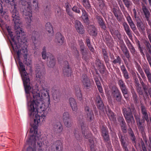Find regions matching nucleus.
I'll return each mask as SVG.
<instances>
[{
	"label": "nucleus",
	"instance_id": "f257e3e1",
	"mask_svg": "<svg viewBox=\"0 0 151 151\" xmlns=\"http://www.w3.org/2000/svg\"><path fill=\"white\" fill-rule=\"evenodd\" d=\"M42 90L43 92L42 93L41 96H40V100L42 103L37 105V111L36 113H32L31 115H29L31 119V124L33 127L31 131L36 130L37 127L38 126V124L44 120L49 110L50 103V99L49 93L46 88L42 87Z\"/></svg>",
	"mask_w": 151,
	"mask_h": 151
},
{
	"label": "nucleus",
	"instance_id": "f03ea898",
	"mask_svg": "<svg viewBox=\"0 0 151 151\" xmlns=\"http://www.w3.org/2000/svg\"><path fill=\"white\" fill-rule=\"evenodd\" d=\"M27 102L28 114L31 115L36 113L37 105L42 103L40 94L38 90L35 89L32 87L29 77L22 79Z\"/></svg>",
	"mask_w": 151,
	"mask_h": 151
},
{
	"label": "nucleus",
	"instance_id": "7ed1b4c3",
	"mask_svg": "<svg viewBox=\"0 0 151 151\" xmlns=\"http://www.w3.org/2000/svg\"><path fill=\"white\" fill-rule=\"evenodd\" d=\"M30 124L31 127L30 129V132L31 133H33V134L31 135L27 140V144L29 145V147L27 149V151H36V143L37 142V144L40 145L42 143L41 141L42 139L40 135L37 133L38 126L37 127L36 130H33L31 131V129L33 127L32 125L31 122Z\"/></svg>",
	"mask_w": 151,
	"mask_h": 151
},
{
	"label": "nucleus",
	"instance_id": "20e7f679",
	"mask_svg": "<svg viewBox=\"0 0 151 151\" xmlns=\"http://www.w3.org/2000/svg\"><path fill=\"white\" fill-rule=\"evenodd\" d=\"M15 22V29H18L16 31V33L17 35V41L18 44L21 47L22 52L25 53L27 52V39L25 35V33L22 32L19 28V20L17 19Z\"/></svg>",
	"mask_w": 151,
	"mask_h": 151
},
{
	"label": "nucleus",
	"instance_id": "39448f33",
	"mask_svg": "<svg viewBox=\"0 0 151 151\" xmlns=\"http://www.w3.org/2000/svg\"><path fill=\"white\" fill-rule=\"evenodd\" d=\"M11 13L12 14V20L14 22V28L15 30V33L16 35L15 36H14L13 33L12 32H9V33H8V35L10 37L12 41V42L10 41V42H11L12 43H14L17 42V35L16 34V32L18 30V29H15V22L16 21V20L17 21V19H18V20H19L18 21H19V22L20 25L19 26V28L22 30V32H24L23 31L22 29L20 27L21 22L20 19V17L19 15V12L15 6H14V8L13 9L12 12H11Z\"/></svg>",
	"mask_w": 151,
	"mask_h": 151
},
{
	"label": "nucleus",
	"instance_id": "423d86ee",
	"mask_svg": "<svg viewBox=\"0 0 151 151\" xmlns=\"http://www.w3.org/2000/svg\"><path fill=\"white\" fill-rule=\"evenodd\" d=\"M11 13L12 14V20L14 22V28L15 30V33L16 35L15 36H14L13 33L12 32H9V33H8V35L10 37L12 41V42L10 41V42H11L12 43H14L17 42V35L16 34V32L18 30V29H15V22L16 21V20L17 21V19H18V20H19L18 21H19V22L20 25L19 26V28L22 30V32H24L23 31L22 29L20 27L21 22L20 19V17L19 15V12L15 6H14V8L13 9L12 12H11Z\"/></svg>",
	"mask_w": 151,
	"mask_h": 151
},
{
	"label": "nucleus",
	"instance_id": "0eeeda50",
	"mask_svg": "<svg viewBox=\"0 0 151 151\" xmlns=\"http://www.w3.org/2000/svg\"><path fill=\"white\" fill-rule=\"evenodd\" d=\"M131 107L139 131L142 134H144L145 130V120L144 119H141L140 115L137 113L134 104L131 105Z\"/></svg>",
	"mask_w": 151,
	"mask_h": 151
},
{
	"label": "nucleus",
	"instance_id": "6e6552de",
	"mask_svg": "<svg viewBox=\"0 0 151 151\" xmlns=\"http://www.w3.org/2000/svg\"><path fill=\"white\" fill-rule=\"evenodd\" d=\"M50 124L51 134L52 138H54L57 134H60L62 132L63 126L60 122L55 119L51 120Z\"/></svg>",
	"mask_w": 151,
	"mask_h": 151
},
{
	"label": "nucleus",
	"instance_id": "1a4fd4ad",
	"mask_svg": "<svg viewBox=\"0 0 151 151\" xmlns=\"http://www.w3.org/2000/svg\"><path fill=\"white\" fill-rule=\"evenodd\" d=\"M131 104L130 107H128L127 108H124L122 110V113L124 116L125 119L127 122L128 123H132V122H135L134 117L132 115V111L131 107Z\"/></svg>",
	"mask_w": 151,
	"mask_h": 151
},
{
	"label": "nucleus",
	"instance_id": "9d476101",
	"mask_svg": "<svg viewBox=\"0 0 151 151\" xmlns=\"http://www.w3.org/2000/svg\"><path fill=\"white\" fill-rule=\"evenodd\" d=\"M118 136L121 145L124 151H128V146L129 144V142L127 141L126 137L124 135H123L120 132H119Z\"/></svg>",
	"mask_w": 151,
	"mask_h": 151
},
{
	"label": "nucleus",
	"instance_id": "9b49d317",
	"mask_svg": "<svg viewBox=\"0 0 151 151\" xmlns=\"http://www.w3.org/2000/svg\"><path fill=\"white\" fill-rule=\"evenodd\" d=\"M81 81L83 88L88 91L90 90L92 85L90 79L86 74L83 75L81 78Z\"/></svg>",
	"mask_w": 151,
	"mask_h": 151
},
{
	"label": "nucleus",
	"instance_id": "f8f14e48",
	"mask_svg": "<svg viewBox=\"0 0 151 151\" xmlns=\"http://www.w3.org/2000/svg\"><path fill=\"white\" fill-rule=\"evenodd\" d=\"M112 96L114 99L118 102H120L122 98V96L120 91L116 88H114L112 91Z\"/></svg>",
	"mask_w": 151,
	"mask_h": 151
},
{
	"label": "nucleus",
	"instance_id": "ddd939ff",
	"mask_svg": "<svg viewBox=\"0 0 151 151\" xmlns=\"http://www.w3.org/2000/svg\"><path fill=\"white\" fill-rule=\"evenodd\" d=\"M84 111L86 118L89 122L93 121L94 118V115L92 110L89 106L85 107Z\"/></svg>",
	"mask_w": 151,
	"mask_h": 151
},
{
	"label": "nucleus",
	"instance_id": "4468645a",
	"mask_svg": "<svg viewBox=\"0 0 151 151\" xmlns=\"http://www.w3.org/2000/svg\"><path fill=\"white\" fill-rule=\"evenodd\" d=\"M81 125L83 137L86 139H88L91 137V134L89 131L88 127H86L85 123L83 122H81Z\"/></svg>",
	"mask_w": 151,
	"mask_h": 151
},
{
	"label": "nucleus",
	"instance_id": "2eb2a0df",
	"mask_svg": "<svg viewBox=\"0 0 151 151\" xmlns=\"http://www.w3.org/2000/svg\"><path fill=\"white\" fill-rule=\"evenodd\" d=\"M62 143L59 140L54 142L51 146V151H62Z\"/></svg>",
	"mask_w": 151,
	"mask_h": 151
},
{
	"label": "nucleus",
	"instance_id": "dca6fc26",
	"mask_svg": "<svg viewBox=\"0 0 151 151\" xmlns=\"http://www.w3.org/2000/svg\"><path fill=\"white\" fill-rule=\"evenodd\" d=\"M141 110L142 114V119H144L147 123L149 122V117L147 108L144 105L142 104L141 105Z\"/></svg>",
	"mask_w": 151,
	"mask_h": 151
},
{
	"label": "nucleus",
	"instance_id": "f3484780",
	"mask_svg": "<svg viewBox=\"0 0 151 151\" xmlns=\"http://www.w3.org/2000/svg\"><path fill=\"white\" fill-rule=\"evenodd\" d=\"M19 64L20 67V73L22 77V78L23 79L24 77L25 78L29 77L28 74L27 73L26 70L25 66L22 63L19 62Z\"/></svg>",
	"mask_w": 151,
	"mask_h": 151
},
{
	"label": "nucleus",
	"instance_id": "a211bd4d",
	"mask_svg": "<svg viewBox=\"0 0 151 151\" xmlns=\"http://www.w3.org/2000/svg\"><path fill=\"white\" fill-rule=\"evenodd\" d=\"M96 102L98 108L101 111H104L105 109L104 105L99 96L96 97Z\"/></svg>",
	"mask_w": 151,
	"mask_h": 151
},
{
	"label": "nucleus",
	"instance_id": "6ab92c4d",
	"mask_svg": "<svg viewBox=\"0 0 151 151\" xmlns=\"http://www.w3.org/2000/svg\"><path fill=\"white\" fill-rule=\"evenodd\" d=\"M39 33L36 31H33L32 33V40L35 46H37L38 44H40Z\"/></svg>",
	"mask_w": 151,
	"mask_h": 151
},
{
	"label": "nucleus",
	"instance_id": "aec40b11",
	"mask_svg": "<svg viewBox=\"0 0 151 151\" xmlns=\"http://www.w3.org/2000/svg\"><path fill=\"white\" fill-rule=\"evenodd\" d=\"M96 18L97 20L99 26L101 29L105 30L106 29V26L103 19L101 16L96 15Z\"/></svg>",
	"mask_w": 151,
	"mask_h": 151
},
{
	"label": "nucleus",
	"instance_id": "412c9836",
	"mask_svg": "<svg viewBox=\"0 0 151 151\" xmlns=\"http://www.w3.org/2000/svg\"><path fill=\"white\" fill-rule=\"evenodd\" d=\"M64 63L65 65L63 67V74L65 76H71L72 73L71 68L69 67L68 62L65 61Z\"/></svg>",
	"mask_w": 151,
	"mask_h": 151
},
{
	"label": "nucleus",
	"instance_id": "4be33fe9",
	"mask_svg": "<svg viewBox=\"0 0 151 151\" xmlns=\"http://www.w3.org/2000/svg\"><path fill=\"white\" fill-rule=\"evenodd\" d=\"M75 27L77 32L81 34H83L84 33L83 26L81 24V22L78 21H75Z\"/></svg>",
	"mask_w": 151,
	"mask_h": 151
},
{
	"label": "nucleus",
	"instance_id": "5701e85b",
	"mask_svg": "<svg viewBox=\"0 0 151 151\" xmlns=\"http://www.w3.org/2000/svg\"><path fill=\"white\" fill-rule=\"evenodd\" d=\"M118 83L122 93H126L128 89L124 81L122 79H119Z\"/></svg>",
	"mask_w": 151,
	"mask_h": 151
},
{
	"label": "nucleus",
	"instance_id": "b1692460",
	"mask_svg": "<svg viewBox=\"0 0 151 151\" xmlns=\"http://www.w3.org/2000/svg\"><path fill=\"white\" fill-rule=\"evenodd\" d=\"M149 82L151 84V72L149 66L146 65L143 68Z\"/></svg>",
	"mask_w": 151,
	"mask_h": 151
},
{
	"label": "nucleus",
	"instance_id": "393cba45",
	"mask_svg": "<svg viewBox=\"0 0 151 151\" xmlns=\"http://www.w3.org/2000/svg\"><path fill=\"white\" fill-rule=\"evenodd\" d=\"M80 9L81 10L82 12V19H83L85 23L86 24H88L89 21L88 17V14L84 9L80 6Z\"/></svg>",
	"mask_w": 151,
	"mask_h": 151
},
{
	"label": "nucleus",
	"instance_id": "a878e982",
	"mask_svg": "<svg viewBox=\"0 0 151 151\" xmlns=\"http://www.w3.org/2000/svg\"><path fill=\"white\" fill-rule=\"evenodd\" d=\"M120 69L122 72L124 78L126 82L127 83V80L130 78L129 73L124 65H122L120 66Z\"/></svg>",
	"mask_w": 151,
	"mask_h": 151
},
{
	"label": "nucleus",
	"instance_id": "bb28decb",
	"mask_svg": "<svg viewBox=\"0 0 151 151\" xmlns=\"http://www.w3.org/2000/svg\"><path fill=\"white\" fill-rule=\"evenodd\" d=\"M128 132L129 138L133 143L136 144V138L132 129L130 127L128 129Z\"/></svg>",
	"mask_w": 151,
	"mask_h": 151
},
{
	"label": "nucleus",
	"instance_id": "cd10ccee",
	"mask_svg": "<svg viewBox=\"0 0 151 151\" xmlns=\"http://www.w3.org/2000/svg\"><path fill=\"white\" fill-rule=\"evenodd\" d=\"M10 43L12 48L16 52L17 55L19 57L21 55V50L20 49V47L18 45V42L14 43H12V42H10Z\"/></svg>",
	"mask_w": 151,
	"mask_h": 151
},
{
	"label": "nucleus",
	"instance_id": "c85d7f7f",
	"mask_svg": "<svg viewBox=\"0 0 151 151\" xmlns=\"http://www.w3.org/2000/svg\"><path fill=\"white\" fill-rule=\"evenodd\" d=\"M64 37L60 32L57 33L55 35V42L59 45H61L63 43Z\"/></svg>",
	"mask_w": 151,
	"mask_h": 151
},
{
	"label": "nucleus",
	"instance_id": "c756f323",
	"mask_svg": "<svg viewBox=\"0 0 151 151\" xmlns=\"http://www.w3.org/2000/svg\"><path fill=\"white\" fill-rule=\"evenodd\" d=\"M96 65L100 69V73H104L106 70V68L104 63L99 59H96Z\"/></svg>",
	"mask_w": 151,
	"mask_h": 151
},
{
	"label": "nucleus",
	"instance_id": "7c9ffc66",
	"mask_svg": "<svg viewBox=\"0 0 151 151\" xmlns=\"http://www.w3.org/2000/svg\"><path fill=\"white\" fill-rule=\"evenodd\" d=\"M88 32L91 35L96 37L98 34L96 28L93 25L89 26Z\"/></svg>",
	"mask_w": 151,
	"mask_h": 151
},
{
	"label": "nucleus",
	"instance_id": "2f4dec72",
	"mask_svg": "<svg viewBox=\"0 0 151 151\" xmlns=\"http://www.w3.org/2000/svg\"><path fill=\"white\" fill-rule=\"evenodd\" d=\"M69 103L73 111L76 112L78 109V107L75 99L72 98H70Z\"/></svg>",
	"mask_w": 151,
	"mask_h": 151
},
{
	"label": "nucleus",
	"instance_id": "473e14b6",
	"mask_svg": "<svg viewBox=\"0 0 151 151\" xmlns=\"http://www.w3.org/2000/svg\"><path fill=\"white\" fill-rule=\"evenodd\" d=\"M102 52L105 62L106 65H107L109 63V60L108 55L107 49L106 48H102Z\"/></svg>",
	"mask_w": 151,
	"mask_h": 151
},
{
	"label": "nucleus",
	"instance_id": "72a5a7b5",
	"mask_svg": "<svg viewBox=\"0 0 151 151\" xmlns=\"http://www.w3.org/2000/svg\"><path fill=\"white\" fill-rule=\"evenodd\" d=\"M122 25L124 27L125 31L129 37L132 36V31L129 25L126 22L123 23Z\"/></svg>",
	"mask_w": 151,
	"mask_h": 151
},
{
	"label": "nucleus",
	"instance_id": "f704fd0d",
	"mask_svg": "<svg viewBox=\"0 0 151 151\" xmlns=\"http://www.w3.org/2000/svg\"><path fill=\"white\" fill-rule=\"evenodd\" d=\"M102 37L104 41L106 43L107 45L110 46L111 44V42L112 41L111 36L110 35L106 34V35H102Z\"/></svg>",
	"mask_w": 151,
	"mask_h": 151
},
{
	"label": "nucleus",
	"instance_id": "c9c22d12",
	"mask_svg": "<svg viewBox=\"0 0 151 151\" xmlns=\"http://www.w3.org/2000/svg\"><path fill=\"white\" fill-rule=\"evenodd\" d=\"M108 116L111 121H114L116 120V118L114 113L112 111L109 109L108 111H106Z\"/></svg>",
	"mask_w": 151,
	"mask_h": 151
},
{
	"label": "nucleus",
	"instance_id": "e433bc0d",
	"mask_svg": "<svg viewBox=\"0 0 151 151\" xmlns=\"http://www.w3.org/2000/svg\"><path fill=\"white\" fill-rule=\"evenodd\" d=\"M41 54L42 58L44 60L46 58H48L49 57L50 58L52 56H53L50 53L46 52V48L45 47H43Z\"/></svg>",
	"mask_w": 151,
	"mask_h": 151
},
{
	"label": "nucleus",
	"instance_id": "4c0bfd02",
	"mask_svg": "<svg viewBox=\"0 0 151 151\" xmlns=\"http://www.w3.org/2000/svg\"><path fill=\"white\" fill-rule=\"evenodd\" d=\"M74 134L77 140L80 142L82 138L80 130L78 129H75Z\"/></svg>",
	"mask_w": 151,
	"mask_h": 151
},
{
	"label": "nucleus",
	"instance_id": "58836bf2",
	"mask_svg": "<svg viewBox=\"0 0 151 151\" xmlns=\"http://www.w3.org/2000/svg\"><path fill=\"white\" fill-rule=\"evenodd\" d=\"M110 31L112 35L114 38H118L119 39L121 38V35L118 30H111Z\"/></svg>",
	"mask_w": 151,
	"mask_h": 151
},
{
	"label": "nucleus",
	"instance_id": "ea45409f",
	"mask_svg": "<svg viewBox=\"0 0 151 151\" xmlns=\"http://www.w3.org/2000/svg\"><path fill=\"white\" fill-rule=\"evenodd\" d=\"M131 92L132 95V97L134 103L137 104L139 102L138 96L134 90L132 89L131 90Z\"/></svg>",
	"mask_w": 151,
	"mask_h": 151
},
{
	"label": "nucleus",
	"instance_id": "a19ab883",
	"mask_svg": "<svg viewBox=\"0 0 151 151\" xmlns=\"http://www.w3.org/2000/svg\"><path fill=\"white\" fill-rule=\"evenodd\" d=\"M104 139V140L105 143H106V145L108 147H110L111 145V143L110 141V139L109 136L108 134H105L104 135H102Z\"/></svg>",
	"mask_w": 151,
	"mask_h": 151
},
{
	"label": "nucleus",
	"instance_id": "79ce46f5",
	"mask_svg": "<svg viewBox=\"0 0 151 151\" xmlns=\"http://www.w3.org/2000/svg\"><path fill=\"white\" fill-rule=\"evenodd\" d=\"M84 7L87 11H90L91 9L89 0H81Z\"/></svg>",
	"mask_w": 151,
	"mask_h": 151
},
{
	"label": "nucleus",
	"instance_id": "37998d69",
	"mask_svg": "<svg viewBox=\"0 0 151 151\" xmlns=\"http://www.w3.org/2000/svg\"><path fill=\"white\" fill-rule=\"evenodd\" d=\"M45 74L44 71L40 70L37 73L36 76L37 78H39V81H41L42 80L45 78Z\"/></svg>",
	"mask_w": 151,
	"mask_h": 151
},
{
	"label": "nucleus",
	"instance_id": "c03bdc74",
	"mask_svg": "<svg viewBox=\"0 0 151 151\" xmlns=\"http://www.w3.org/2000/svg\"><path fill=\"white\" fill-rule=\"evenodd\" d=\"M45 29L49 33L52 34L53 33V30L52 27L50 22H47L45 24Z\"/></svg>",
	"mask_w": 151,
	"mask_h": 151
},
{
	"label": "nucleus",
	"instance_id": "a18cd8bd",
	"mask_svg": "<svg viewBox=\"0 0 151 151\" xmlns=\"http://www.w3.org/2000/svg\"><path fill=\"white\" fill-rule=\"evenodd\" d=\"M145 45L147 50L148 52V53L147 51L145 52L146 58H147V55H148L151 58V45L148 41L146 42Z\"/></svg>",
	"mask_w": 151,
	"mask_h": 151
},
{
	"label": "nucleus",
	"instance_id": "49530a36",
	"mask_svg": "<svg viewBox=\"0 0 151 151\" xmlns=\"http://www.w3.org/2000/svg\"><path fill=\"white\" fill-rule=\"evenodd\" d=\"M75 88L76 96L77 97L78 99L79 100L81 101L82 99V95L80 88L78 86H77Z\"/></svg>",
	"mask_w": 151,
	"mask_h": 151
},
{
	"label": "nucleus",
	"instance_id": "de8ad7c7",
	"mask_svg": "<svg viewBox=\"0 0 151 151\" xmlns=\"http://www.w3.org/2000/svg\"><path fill=\"white\" fill-rule=\"evenodd\" d=\"M136 68L142 79L143 80L145 79L146 77L140 65L138 64Z\"/></svg>",
	"mask_w": 151,
	"mask_h": 151
},
{
	"label": "nucleus",
	"instance_id": "09e8293b",
	"mask_svg": "<svg viewBox=\"0 0 151 151\" xmlns=\"http://www.w3.org/2000/svg\"><path fill=\"white\" fill-rule=\"evenodd\" d=\"M136 68L142 79L143 80L145 79L146 77L140 65L138 64Z\"/></svg>",
	"mask_w": 151,
	"mask_h": 151
},
{
	"label": "nucleus",
	"instance_id": "8fccbe9b",
	"mask_svg": "<svg viewBox=\"0 0 151 151\" xmlns=\"http://www.w3.org/2000/svg\"><path fill=\"white\" fill-rule=\"evenodd\" d=\"M50 58V60L49 63L48 64V66L52 68L55 65V58L53 56H52Z\"/></svg>",
	"mask_w": 151,
	"mask_h": 151
},
{
	"label": "nucleus",
	"instance_id": "3c124183",
	"mask_svg": "<svg viewBox=\"0 0 151 151\" xmlns=\"http://www.w3.org/2000/svg\"><path fill=\"white\" fill-rule=\"evenodd\" d=\"M82 55V58L85 61H87L88 59V50H87L85 51L81 52Z\"/></svg>",
	"mask_w": 151,
	"mask_h": 151
},
{
	"label": "nucleus",
	"instance_id": "603ef678",
	"mask_svg": "<svg viewBox=\"0 0 151 151\" xmlns=\"http://www.w3.org/2000/svg\"><path fill=\"white\" fill-rule=\"evenodd\" d=\"M142 10L145 17L147 19H148L150 15V13L148 9L147 8L146 6H144L142 7Z\"/></svg>",
	"mask_w": 151,
	"mask_h": 151
},
{
	"label": "nucleus",
	"instance_id": "864d4df0",
	"mask_svg": "<svg viewBox=\"0 0 151 151\" xmlns=\"http://www.w3.org/2000/svg\"><path fill=\"white\" fill-rule=\"evenodd\" d=\"M120 45L121 49L123 53L129 51L123 41L122 42H121Z\"/></svg>",
	"mask_w": 151,
	"mask_h": 151
},
{
	"label": "nucleus",
	"instance_id": "5fc2aeb1",
	"mask_svg": "<svg viewBox=\"0 0 151 151\" xmlns=\"http://www.w3.org/2000/svg\"><path fill=\"white\" fill-rule=\"evenodd\" d=\"M7 13L5 10L3 9L2 5L0 4V15L2 17L6 18Z\"/></svg>",
	"mask_w": 151,
	"mask_h": 151
},
{
	"label": "nucleus",
	"instance_id": "6e6d98bb",
	"mask_svg": "<svg viewBox=\"0 0 151 151\" xmlns=\"http://www.w3.org/2000/svg\"><path fill=\"white\" fill-rule=\"evenodd\" d=\"M27 56L28 54L27 53H25L24 55L23 56V62L25 64L28 66L30 65L31 63V61L30 60L27 59Z\"/></svg>",
	"mask_w": 151,
	"mask_h": 151
},
{
	"label": "nucleus",
	"instance_id": "4d7b16f0",
	"mask_svg": "<svg viewBox=\"0 0 151 151\" xmlns=\"http://www.w3.org/2000/svg\"><path fill=\"white\" fill-rule=\"evenodd\" d=\"M137 26L139 30H141L142 32H143L145 30V27L143 24L142 21L137 23Z\"/></svg>",
	"mask_w": 151,
	"mask_h": 151
},
{
	"label": "nucleus",
	"instance_id": "13d9d810",
	"mask_svg": "<svg viewBox=\"0 0 151 151\" xmlns=\"http://www.w3.org/2000/svg\"><path fill=\"white\" fill-rule=\"evenodd\" d=\"M45 11L44 13V15L45 16L50 15L51 11L50 8V4H48L46 6V9H45Z\"/></svg>",
	"mask_w": 151,
	"mask_h": 151
},
{
	"label": "nucleus",
	"instance_id": "bf43d9fd",
	"mask_svg": "<svg viewBox=\"0 0 151 151\" xmlns=\"http://www.w3.org/2000/svg\"><path fill=\"white\" fill-rule=\"evenodd\" d=\"M55 13L56 16H59L61 15V10L60 7L58 5L54 6Z\"/></svg>",
	"mask_w": 151,
	"mask_h": 151
},
{
	"label": "nucleus",
	"instance_id": "052dcab7",
	"mask_svg": "<svg viewBox=\"0 0 151 151\" xmlns=\"http://www.w3.org/2000/svg\"><path fill=\"white\" fill-rule=\"evenodd\" d=\"M116 58L114 60L112 61V63L115 64L118 63L120 65L122 61L121 59L119 56H116Z\"/></svg>",
	"mask_w": 151,
	"mask_h": 151
},
{
	"label": "nucleus",
	"instance_id": "680f3d73",
	"mask_svg": "<svg viewBox=\"0 0 151 151\" xmlns=\"http://www.w3.org/2000/svg\"><path fill=\"white\" fill-rule=\"evenodd\" d=\"M86 42L89 49L91 51L93 52L94 51V49L91 44L90 40L89 38L86 39Z\"/></svg>",
	"mask_w": 151,
	"mask_h": 151
},
{
	"label": "nucleus",
	"instance_id": "e2e57ef3",
	"mask_svg": "<svg viewBox=\"0 0 151 151\" xmlns=\"http://www.w3.org/2000/svg\"><path fill=\"white\" fill-rule=\"evenodd\" d=\"M63 121L69 120L70 119L69 113L67 112H64L63 114Z\"/></svg>",
	"mask_w": 151,
	"mask_h": 151
},
{
	"label": "nucleus",
	"instance_id": "0e129e2a",
	"mask_svg": "<svg viewBox=\"0 0 151 151\" xmlns=\"http://www.w3.org/2000/svg\"><path fill=\"white\" fill-rule=\"evenodd\" d=\"M126 7L129 8L131 5L132 2L130 0H122Z\"/></svg>",
	"mask_w": 151,
	"mask_h": 151
},
{
	"label": "nucleus",
	"instance_id": "69168bd1",
	"mask_svg": "<svg viewBox=\"0 0 151 151\" xmlns=\"http://www.w3.org/2000/svg\"><path fill=\"white\" fill-rule=\"evenodd\" d=\"M101 130L102 135L109 134L108 130L106 127L103 126L102 127Z\"/></svg>",
	"mask_w": 151,
	"mask_h": 151
},
{
	"label": "nucleus",
	"instance_id": "338daca9",
	"mask_svg": "<svg viewBox=\"0 0 151 151\" xmlns=\"http://www.w3.org/2000/svg\"><path fill=\"white\" fill-rule=\"evenodd\" d=\"M137 89V91L138 93L140 95H142L143 94V90L141 87L140 85L136 86Z\"/></svg>",
	"mask_w": 151,
	"mask_h": 151
},
{
	"label": "nucleus",
	"instance_id": "774afa93",
	"mask_svg": "<svg viewBox=\"0 0 151 151\" xmlns=\"http://www.w3.org/2000/svg\"><path fill=\"white\" fill-rule=\"evenodd\" d=\"M89 142H90V148L91 151H96L95 148H94V141L91 139H89Z\"/></svg>",
	"mask_w": 151,
	"mask_h": 151
}]
</instances>
